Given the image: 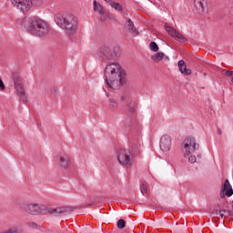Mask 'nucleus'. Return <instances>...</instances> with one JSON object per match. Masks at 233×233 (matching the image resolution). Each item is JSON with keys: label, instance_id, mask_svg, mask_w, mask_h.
Wrapping results in <instances>:
<instances>
[{"label": "nucleus", "instance_id": "f257e3e1", "mask_svg": "<svg viewBox=\"0 0 233 233\" xmlns=\"http://www.w3.org/2000/svg\"><path fill=\"white\" fill-rule=\"evenodd\" d=\"M106 86L113 90L119 89L127 85V72L116 62L108 63L104 69Z\"/></svg>", "mask_w": 233, "mask_h": 233}, {"label": "nucleus", "instance_id": "f03ea898", "mask_svg": "<svg viewBox=\"0 0 233 233\" xmlns=\"http://www.w3.org/2000/svg\"><path fill=\"white\" fill-rule=\"evenodd\" d=\"M22 208L27 214H31L32 216H39V214H51L55 216V218H61L63 216H66V214H70L72 212V208L70 207H60L56 208H47L44 205H39L37 203H24L22 205Z\"/></svg>", "mask_w": 233, "mask_h": 233}, {"label": "nucleus", "instance_id": "7ed1b4c3", "mask_svg": "<svg viewBox=\"0 0 233 233\" xmlns=\"http://www.w3.org/2000/svg\"><path fill=\"white\" fill-rule=\"evenodd\" d=\"M21 26L25 32L31 34V35H36L37 37L46 35V34L50 32V25H48V23L35 16H25L23 18Z\"/></svg>", "mask_w": 233, "mask_h": 233}, {"label": "nucleus", "instance_id": "20e7f679", "mask_svg": "<svg viewBox=\"0 0 233 233\" xmlns=\"http://www.w3.org/2000/svg\"><path fill=\"white\" fill-rule=\"evenodd\" d=\"M55 21L58 26L66 30L67 35H74L77 32V17L72 14H58Z\"/></svg>", "mask_w": 233, "mask_h": 233}, {"label": "nucleus", "instance_id": "39448f33", "mask_svg": "<svg viewBox=\"0 0 233 233\" xmlns=\"http://www.w3.org/2000/svg\"><path fill=\"white\" fill-rule=\"evenodd\" d=\"M99 59L102 61H116L121 56V51L119 47H115L114 49L110 47H104L99 53Z\"/></svg>", "mask_w": 233, "mask_h": 233}, {"label": "nucleus", "instance_id": "423d86ee", "mask_svg": "<svg viewBox=\"0 0 233 233\" xmlns=\"http://www.w3.org/2000/svg\"><path fill=\"white\" fill-rule=\"evenodd\" d=\"M13 6H15L21 12H28L32 6L38 5L39 0H10Z\"/></svg>", "mask_w": 233, "mask_h": 233}, {"label": "nucleus", "instance_id": "0eeeda50", "mask_svg": "<svg viewBox=\"0 0 233 233\" xmlns=\"http://www.w3.org/2000/svg\"><path fill=\"white\" fill-rule=\"evenodd\" d=\"M13 80L15 83V86L17 90V94L20 97V101H23V103H26V101H28V97L26 96V92L25 91L23 84H21V76H19L18 73H14Z\"/></svg>", "mask_w": 233, "mask_h": 233}, {"label": "nucleus", "instance_id": "6e6552de", "mask_svg": "<svg viewBox=\"0 0 233 233\" xmlns=\"http://www.w3.org/2000/svg\"><path fill=\"white\" fill-rule=\"evenodd\" d=\"M183 145H184V148H186V153L184 154V157H187V156H190V154L199 149V144L196 143V138L194 137H187L184 140Z\"/></svg>", "mask_w": 233, "mask_h": 233}, {"label": "nucleus", "instance_id": "1a4fd4ad", "mask_svg": "<svg viewBox=\"0 0 233 233\" xmlns=\"http://www.w3.org/2000/svg\"><path fill=\"white\" fill-rule=\"evenodd\" d=\"M166 32L176 39V41H178V43H181L182 45H185L186 43H188V38H187L185 35H183L181 33H179L177 30L174 29V27L168 25V24H165Z\"/></svg>", "mask_w": 233, "mask_h": 233}, {"label": "nucleus", "instance_id": "9d476101", "mask_svg": "<svg viewBox=\"0 0 233 233\" xmlns=\"http://www.w3.org/2000/svg\"><path fill=\"white\" fill-rule=\"evenodd\" d=\"M130 156H132L130 150L119 149L117 155L118 163H120V165H125V167H132Z\"/></svg>", "mask_w": 233, "mask_h": 233}, {"label": "nucleus", "instance_id": "9b49d317", "mask_svg": "<svg viewBox=\"0 0 233 233\" xmlns=\"http://www.w3.org/2000/svg\"><path fill=\"white\" fill-rule=\"evenodd\" d=\"M194 6L198 14L203 15L208 10V2L207 0H194Z\"/></svg>", "mask_w": 233, "mask_h": 233}, {"label": "nucleus", "instance_id": "f8f14e48", "mask_svg": "<svg viewBox=\"0 0 233 233\" xmlns=\"http://www.w3.org/2000/svg\"><path fill=\"white\" fill-rule=\"evenodd\" d=\"M70 157L66 153H60L56 157V163H58V167H61V168H67V167H70Z\"/></svg>", "mask_w": 233, "mask_h": 233}, {"label": "nucleus", "instance_id": "ddd939ff", "mask_svg": "<svg viewBox=\"0 0 233 233\" xmlns=\"http://www.w3.org/2000/svg\"><path fill=\"white\" fill-rule=\"evenodd\" d=\"M172 147V138L169 136H164L160 138V149L162 152H168Z\"/></svg>", "mask_w": 233, "mask_h": 233}, {"label": "nucleus", "instance_id": "4468645a", "mask_svg": "<svg viewBox=\"0 0 233 233\" xmlns=\"http://www.w3.org/2000/svg\"><path fill=\"white\" fill-rule=\"evenodd\" d=\"M223 192H225V194H223ZM225 195L227 196V198H231V196H233L232 186L230 185L228 179H226L224 181V184L222 186V192H220V198H225Z\"/></svg>", "mask_w": 233, "mask_h": 233}, {"label": "nucleus", "instance_id": "2eb2a0df", "mask_svg": "<svg viewBox=\"0 0 233 233\" xmlns=\"http://www.w3.org/2000/svg\"><path fill=\"white\" fill-rule=\"evenodd\" d=\"M133 157H137L141 154V144L139 140H134L131 143V150L129 151Z\"/></svg>", "mask_w": 233, "mask_h": 233}, {"label": "nucleus", "instance_id": "dca6fc26", "mask_svg": "<svg viewBox=\"0 0 233 233\" xmlns=\"http://www.w3.org/2000/svg\"><path fill=\"white\" fill-rule=\"evenodd\" d=\"M178 68H179V72L184 76H190V74H192V70L187 68V65L185 64L184 60L178 61Z\"/></svg>", "mask_w": 233, "mask_h": 233}, {"label": "nucleus", "instance_id": "f3484780", "mask_svg": "<svg viewBox=\"0 0 233 233\" xmlns=\"http://www.w3.org/2000/svg\"><path fill=\"white\" fill-rule=\"evenodd\" d=\"M126 28L128 30V32H130L131 34H136V35H137V34H139L137 32V30L136 29V25H134V22H132L131 19H127V22L126 24Z\"/></svg>", "mask_w": 233, "mask_h": 233}, {"label": "nucleus", "instance_id": "a211bd4d", "mask_svg": "<svg viewBox=\"0 0 233 233\" xmlns=\"http://www.w3.org/2000/svg\"><path fill=\"white\" fill-rule=\"evenodd\" d=\"M93 5L95 12H98L100 15H105V8L100 3H97V1L95 0Z\"/></svg>", "mask_w": 233, "mask_h": 233}, {"label": "nucleus", "instance_id": "6ab92c4d", "mask_svg": "<svg viewBox=\"0 0 233 233\" xmlns=\"http://www.w3.org/2000/svg\"><path fill=\"white\" fill-rule=\"evenodd\" d=\"M163 57H165V53L159 52L151 56L152 61L155 63H159V61H163Z\"/></svg>", "mask_w": 233, "mask_h": 233}, {"label": "nucleus", "instance_id": "aec40b11", "mask_svg": "<svg viewBox=\"0 0 233 233\" xmlns=\"http://www.w3.org/2000/svg\"><path fill=\"white\" fill-rule=\"evenodd\" d=\"M109 6H111V8H114V10H116V12H123V5H121V4L117 2H114V0L111 2V4H109Z\"/></svg>", "mask_w": 233, "mask_h": 233}, {"label": "nucleus", "instance_id": "412c9836", "mask_svg": "<svg viewBox=\"0 0 233 233\" xmlns=\"http://www.w3.org/2000/svg\"><path fill=\"white\" fill-rule=\"evenodd\" d=\"M134 123H136V118L134 116H128L125 120L126 128H130V127H132V125H134Z\"/></svg>", "mask_w": 233, "mask_h": 233}, {"label": "nucleus", "instance_id": "4be33fe9", "mask_svg": "<svg viewBox=\"0 0 233 233\" xmlns=\"http://www.w3.org/2000/svg\"><path fill=\"white\" fill-rule=\"evenodd\" d=\"M221 74H222V76H226V77H231V83H233V71L222 69Z\"/></svg>", "mask_w": 233, "mask_h": 233}, {"label": "nucleus", "instance_id": "5701e85b", "mask_svg": "<svg viewBox=\"0 0 233 233\" xmlns=\"http://www.w3.org/2000/svg\"><path fill=\"white\" fill-rule=\"evenodd\" d=\"M149 48L152 52H158L159 51V46H157V43L151 42L149 44Z\"/></svg>", "mask_w": 233, "mask_h": 233}, {"label": "nucleus", "instance_id": "b1692460", "mask_svg": "<svg viewBox=\"0 0 233 233\" xmlns=\"http://www.w3.org/2000/svg\"><path fill=\"white\" fill-rule=\"evenodd\" d=\"M116 227L120 230L125 228L127 227V223L125 222V219H123V218L118 219Z\"/></svg>", "mask_w": 233, "mask_h": 233}, {"label": "nucleus", "instance_id": "393cba45", "mask_svg": "<svg viewBox=\"0 0 233 233\" xmlns=\"http://www.w3.org/2000/svg\"><path fill=\"white\" fill-rule=\"evenodd\" d=\"M127 110L130 112V114H134V112H136V103L130 102L127 105Z\"/></svg>", "mask_w": 233, "mask_h": 233}, {"label": "nucleus", "instance_id": "a878e982", "mask_svg": "<svg viewBox=\"0 0 233 233\" xmlns=\"http://www.w3.org/2000/svg\"><path fill=\"white\" fill-rule=\"evenodd\" d=\"M0 233H19V229L17 228H10L6 231H3Z\"/></svg>", "mask_w": 233, "mask_h": 233}, {"label": "nucleus", "instance_id": "bb28decb", "mask_svg": "<svg viewBox=\"0 0 233 233\" xmlns=\"http://www.w3.org/2000/svg\"><path fill=\"white\" fill-rule=\"evenodd\" d=\"M140 191L142 194H147L148 192V188L147 187V185L141 184L140 185Z\"/></svg>", "mask_w": 233, "mask_h": 233}, {"label": "nucleus", "instance_id": "cd10ccee", "mask_svg": "<svg viewBox=\"0 0 233 233\" xmlns=\"http://www.w3.org/2000/svg\"><path fill=\"white\" fill-rule=\"evenodd\" d=\"M198 160V158L196 157V156L194 155H191L189 157H188V161L190 163H196V161Z\"/></svg>", "mask_w": 233, "mask_h": 233}, {"label": "nucleus", "instance_id": "c85d7f7f", "mask_svg": "<svg viewBox=\"0 0 233 233\" xmlns=\"http://www.w3.org/2000/svg\"><path fill=\"white\" fill-rule=\"evenodd\" d=\"M109 103L114 108L117 106V102H116L114 99H109Z\"/></svg>", "mask_w": 233, "mask_h": 233}, {"label": "nucleus", "instance_id": "c756f323", "mask_svg": "<svg viewBox=\"0 0 233 233\" xmlns=\"http://www.w3.org/2000/svg\"><path fill=\"white\" fill-rule=\"evenodd\" d=\"M27 225L30 228H37V224L35 222H29Z\"/></svg>", "mask_w": 233, "mask_h": 233}, {"label": "nucleus", "instance_id": "7c9ffc66", "mask_svg": "<svg viewBox=\"0 0 233 233\" xmlns=\"http://www.w3.org/2000/svg\"><path fill=\"white\" fill-rule=\"evenodd\" d=\"M57 90H58V87L57 86H54L52 88H51V93L56 95L57 94Z\"/></svg>", "mask_w": 233, "mask_h": 233}, {"label": "nucleus", "instance_id": "2f4dec72", "mask_svg": "<svg viewBox=\"0 0 233 233\" xmlns=\"http://www.w3.org/2000/svg\"><path fill=\"white\" fill-rule=\"evenodd\" d=\"M0 90H5V83L3 82V79L0 77Z\"/></svg>", "mask_w": 233, "mask_h": 233}, {"label": "nucleus", "instance_id": "473e14b6", "mask_svg": "<svg viewBox=\"0 0 233 233\" xmlns=\"http://www.w3.org/2000/svg\"><path fill=\"white\" fill-rule=\"evenodd\" d=\"M217 134H218V136H221V134H222L221 128L218 127Z\"/></svg>", "mask_w": 233, "mask_h": 233}, {"label": "nucleus", "instance_id": "72a5a7b5", "mask_svg": "<svg viewBox=\"0 0 233 233\" xmlns=\"http://www.w3.org/2000/svg\"><path fill=\"white\" fill-rule=\"evenodd\" d=\"M227 214H228V216H229V217H232V216H233V214H232V212H231L230 210H228V211H227Z\"/></svg>", "mask_w": 233, "mask_h": 233}, {"label": "nucleus", "instance_id": "f704fd0d", "mask_svg": "<svg viewBox=\"0 0 233 233\" xmlns=\"http://www.w3.org/2000/svg\"><path fill=\"white\" fill-rule=\"evenodd\" d=\"M104 1H106V3H107V5H110L113 0H104Z\"/></svg>", "mask_w": 233, "mask_h": 233}, {"label": "nucleus", "instance_id": "c9c22d12", "mask_svg": "<svg viewBox=\"0 0 233 233\" xmlns=\"http://www.w3.org/2000/svg\"><path fill=\"white\" fill-rule=\"evenodd\" d=\"M221 212H222L221 210H216V211H215V214L218 216V214H219V215H220V214H221Z\"/></svg>", "mask_w": 233, "mask_h": 233}, {"label": "nucleus", "instance_id": "e433bc0d", "mask_svg": "<svg viewBox=\"0 0 233 233\" xmlns=\"http://www.w3.org/2000/svg\"><path fill=\"white\" fill-rule=\"evenodd\" d=\"M219 216H220L221 219H223V218H225V214H223V213H220Z\"/></svg>", "mask_w": 233, "mask_h": 233}, {"label": "nucleus", "instance_id": "4c0bfd02", "mask_svg": "<svg viewBox=\"0 0 233 233\" xmlns=\"http://www.w3.org/2000/svg\"><path fill=\"white\" fill-rule=\"evenodd\" d=\"M221 211L224 212V213H227V212H228V209H223Z\"/></svg>", "mask_w": 233, "mask_h": 233}, {"label": "nucleus", "instance_id": "58836bf2", "mask_svg": "<svg viewBox=\"0 0 233 233\" xmlns=\"http://www.w3.org/2000/svg\"><path fill=\"white\" fill-rule=\"evenodd\" d=\"M126 97L125 96H122L121 97V101H125Z\"/></svg>", "mask_w": 233, "mask_h": 233}, {"label": "nucleus", "instance_id": "ea45409f", "mask_svg": "<svg viewBox=\"0 0 233 233\" xmlns=\"http://www.w3.org/2000/svg\"><path fill=\"white\" fill-rule=\"evenodd\" d=\"M166 57V59L168 61L169 59H170V57H168V56H165Z\"/></svg>", "mask_w": 233, "mask_h": 233}, {"label": "nucleus", "instance_id": "a19ab883", "mask_svg": "<svg viewBox=\"0 0 233 233\" xmlns=\"http://www.w3.org/2000/svg\"><path fill=\"white\" fill-rule=\"evenodd\" d=\"M87 207H90V204H87Z\"/></svg>", "mask_w": 233, "mask_h": 233}, {"label": "nucleus", "instance_id": "79ce46f5", "mask_svg": "<svg viewBox=\"0 0 233 233\" xmlns=\"http://www.w3.org/2000/svg\"><path fill=\"white\" fill-rule=\"evenodd\" d=\"M131 233H136V232H134V231H131Z\"/></svg>", "mask_w": 233, "mask_h": 233}]
</instances>
